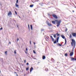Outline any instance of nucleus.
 Listing matches in <instances>:
<instances>
[{
  "instance_id": "nucleus-1",
  "label": "nucleus",
  "mask_w": 76,
  "mask_h": 76,
  "mask_svg": "<svg viewBox=\"0 0 76 76\" xmlns=\"http://www.w3.org/2000/svg\"><path fill=\"white\" fill-rule=\"evenodd\" d=\"M72 42L71 43V46H73V44L75 46L76 45V42L75 40L74 39H72Z\"/></svg>"
},
{
  "instance_id": "nucleus-2",
  "label": "nucleus",
  "mask_w": 76,
  "mask_h": 76,
  "mask_svg": "<svg viewBox=\"0 0 76 76\" xmlns=\"http://www.w3.org/2000/svg\"><path fill=\"white\" fill-rule=\"evenodd\" d=\"M55 21L57 22V27H58V26H59L60 25V23H61V20H60L58 21L57 20H55Z\"/></svg>"
},
{
  "instance_id": "nucleus-3",
  "label": "nucleus",
  "mask_w": 76,
  "mask_h": 76,
  "mask_svg": "<svg viewBox=\"0 0 76 76\" xmlns=\"http://www.w3.org/2000/svg\"><path fill=\"white\" fill-rule=\"evenodd\" d=\"M52 16L54 18H55V19H57L58 18L57 15L54 14L52 15Z\"/></svg>"
},
{
  "instance_id": "nucleus-4",
  "label": "nucleus",
  "mask_w": 76,
  "mask_h": 76,
  "mask_svg": "<svg viewBox=\"0 0 76 76\" xmlns=\"http://www.w3.org/2000/svg\"><path fill=\"white\" fill-rule=\"evenodd\" d=\"M72 35L73 37H76V33H72Z\"/></svg>"
},
{
  "instance_id": "nucleus-5",
  "label": "nucleus",
  "mask_w": 76,
  "mask_h": 76,
  "mask_svg": "<svg viewBox=\"0 0 76 76\" xmlns=\"http://www.w3.org/2000/svg\"><path fill=\"white\" fill-rule=\"evenodd\" d=\"M71 58V61H75V60H76V58Z\"/></svg>"
},
{
  "instance_id": "nucleus-6",
  "label": "nucleus",
  "mask_w": 76,
  "mask_h": 76,
  "mask_svg": "<svg viewBox=\"0 0 76 76\" xmlns=\"http://www.w3.org/2000/svg\"><path fill=\"white\" fill-rule=\"evenodd\" d=\"M8 16H9V15H12V12L11 11H9L8 13L7 14Z\"/></svg>"
},
{
  "instance_id": "nucleus-7",
  "label": "nucleus",
  "mask_w": 76,
  "mask_h": 76,
  "mask_svg": "<svg viewBox=\"0 0 76 76\" xmlns=\"http://www.w3.org/2000/svg\"><path fill=\"white\" fill-rule=\"evenodd\" d=\"M50 37L51 38L52 40V41H54V38H53V37H52V36H50Z\"/></svg>"
},
{
  "instance_id": "nucleus-8",
  "label": "nucleus",
  "mask_w": 76,
  "mask_h": 76,
  "mask_svg": "<svg viewBox=\"0 0 76 76\" xmlns=\"http://www.w3.org/2000/svg\"><path fill=\"white\" fill-rule=\"evenodd\" d=\"M33 69H34V68H33V67H31V68L30 69V72H31L32 71Z\"/></svg>"
},
{
  "instance_id": "nucleus-9",
  "label": "nucleus",
  "mask_w": 76,
  "mask_h": 76,
  "mask_svg": "<svg viewBox=\"0 0 76 76\" xmlns=\"http://www.w3.org/2000/svg\"><path fill=\"white\" fill-rule=\"evenodd\" d=\"M73 55V52H71L70 54V56H72Z\"/></svg>"
},
{
  "instance_id": "nucleus-10",
  "label": "nucleus",
  "mask_w": 76,
  "mask_h": 76,
  "mask_svg": "<svg viewBox=\"0 0 76 76\" xmlns=\"http://www.w3.org/2000/svg\"><path fill=\"white\" fill-rule=\"evenodd\" d=\"M45 58H46V57L45 56H42V58L43 60H45Z\"/></svg>"
},
{
  "instance_id": "nucleus-11",
  "label": "nucleus",
  "mask_w": 76,
  "mask_h": 76,
  "mask_svg": "<svg viewBox=\"0 0 76 76\" xmlns=\"http://www.w3.org/2000/svg\"><path fill=\"white\" fill-rule=\"evenodd\" d=\"M15 6L17 7H18V8H19V7L18 6H19V5H18L16 3L15 4Z\"/></svg>"
},
{
  "instance_id": "nucleus-12",
  "label": "nucleus",
  "mask_w": 76,
  "mask_h": 76,
  "mask_svg": "<svg viewBox=\"0 0 76 76\" xmlns=\"http://www.w3.org/2000/svg\"><path fill=\"white\" fill-rule=\"evenodd\" d=\"M61 37L63 38V39H64L65 38V37L63 35H61Z\"/></svg>"
},
{
  "instance_id": "nucleus-13",
  "label": "nucleus",
  "mask_w": 76,
  "mask_h": 76,
  "mask_svg": "<svg viewBox=\"0 0 76 76\" xmlns=\"http://www.w3.org/2000/svg\"><path fill=\"white\" fill-rule=\"evenodd\" d=\"M48 26H52V24H51L50 23H48Z\"/></svg>"
},
{
  "instance_id": "nucleus-14",
  "label": "nucleus",
  "mask_w": 76,
  "mask_h": 76,
  "mask_svg": "<svg viewBox=\"0 0 76 76\" xmlns=\"http://www.w3.org/2000/svg\"><path fill=\"white\" fill-rule=\"evenodd\" d=\"M31 29V30H33V29L32 28V25H30Z\"/></svg>"
},
{
  "instance_id": "nucleus-15",
  "label": "nucleus",
  "mask_w": 76,
  "mask_h": 76,
  "mask_svg": "<svg viewBox=\"0 0 76 76\" xmlns=\"http://www.w3.org/2000/svg\"><path fill=\"white\" fill-rule=\"evenodd\" d=\"M52 23H53V24H55V23H56V22L54 21H52Z\"/></svg>"
},
{
  "instance_id": "nucleus-16",
  "label": "nucleus",
  "mask_w": 76,
  "mask_h": 76,
  "mask_svg": "<svg viewBox=\"0 0 76 76\" xmlns=\"http://www.w3.org/2000/svg\"><path fill=\"white\" fill-rule=\"evenodd\" d=\"M51 61L53 62H54V59H53V58H52V59H51Z\"/></svg>"
},
{
  "instance_id": "nucleus-17",
  "label": "nucleus",
  "mask_w": 76,
  "mask_h": 76,
  "mask_svg": "<svg viewBox=\"0 0 76 76\" xmlns=\"http://www.w3.org/2000/svg\"><path fill=\"white\" fill-rule=\"evenodd\" d=\"M33 6H34V5H33V4L31 5H30V7H33Z\"/></svg>"
},
{
  "instance_id": "nucleus-18",
  "label": "nucleus",
  "mask_w": 76,
  "mask_h": 76,
  "mask_svg": "<svg viewBox=\"0 0 76 76\" xmlns=\"http://www.w3.org/2000/svg\"><path fill=\"white\" fill-rule=\"evenodd\" d=\"M56 34H55L53 35V37H54V38H56Z\"/></svg>"
},
{
  "instance_id": "nucleus-19",
  "label": "nucleus",
  "mask_w": 76,
  "mask_h": 76,
  "mask_svg": "<svg viewBox=\"0 0 76 76\" xmlns=\"http://www.w3.org/2000/svg\"><path fill=\"white\" fill-rule=\"evenodd\" d=\"M65 44H66V42H67V40H66V39H65Z\"/></svg>"
},
{
  "instance_id": "nucleus-20",
  "label": "nucleus",
  "mask_w": 76,
  "mask_h": 76,
  "mask_svg": "<svg viewBox=\"0 0 76 76\" xmlns=\"http://www.w3.org/2000/svg\"><path fill=\"white\" fill-rule=\"evenodd\" d=\"M58 45L59 46H60V47H62V46H61V45L60 44V43H58Z\"/></svg>"
},
{
  "instance_id": "nucleus-21",
  "label": "nucleus",
  "mask_w": 76,
  "mask_h": 76,
  "mask_svg": "<svg viewBox=\"0 0 76 76\" xmlns=\"http://www.w3.org/2000/svg\"><path fill=\"white\" fill-rule=\"evenodd\" d=\"M58 39H59V37H58L56 38V41H58Z\"/></svg>"
},
{
  "instance_id": "nucleus-22",
  "label": "nucleus",
  "mask_w": 76,
  "mask_h": 76,
  "mask_svg": "<svg viewBox=\"0 0 76 76\" xmlns=\"http://www.w3.org/2000/svg\"><path fill=\"white\" fill-rule=\"evenodd\" d=\"M56 35H57L58 37V36H59V35H60V34H58V33H56Z\"/></svg>"
},
{
  "instance_id": "nucleus-23",
  "label": "nucleus",
  "mask_w": 76,
  "mask_h": 76,
  "mask_svg": "<svg viewBox=\"0 0 76 76\" xmlns=\"http://www.w3.org/2000/svg\"><path fill=\"white\" fill-rule=\"evenodd\" d=\"M57 43V40H55V41L54 42V44H56Z\"/></svg>"
},
{
  "instance_id": "nucleus-24",
  "label": "nucleus",
  "mask_w": 76,
  "mask_h": 76,
  "mask_svg": "<svg viewBox=\"0 0 76 76\" xmlns=\"http://www.w3.org/2000/svg\"><path fill=\"white\" fill-rule=\"evenodd\" d=\"M28 28L29 30V29H30V27L29 26V24L28 25Z\"/></svg>"
},
{
  "instance_id": "nucleus-25",
  "label": "nucleus",
  "mask_w": 76,
  "mask_h": 76,
  "mask_svg": "<svg viewBox=\"0 0 76 76\" xmlns=\"http://www.w3.org/2000/svg\"><path fill=\"white\" fill-rule=\"evenodd\" d=\"M28 70H29V67H27L26 68V70H27V71H28Z\"/></svg>"
},
{
  "instance_id": "nucleus-26",
  "label": "nucleus",
  "mask_w": 76,
  "mask_h": 76,
  "mask_svg": "<svg viewBox=\"0 0 76 76\" xmlns=\"http://www.w3.org/2000/svg\"><path fill=\"white\" fill-rule=\"evenodd\" d=\"M7 51H6L5 52V55H7Z\"/></svg>"
},
{
  "instance_id": "nucleus-27",
  "label": "nucleus",
  "mask_w": 76,
  "mask_h": 76,
  "mask_svg": "<svg viewBox=\"0 0 76 76\" xmlns=\"http://www.w3.org/2000/svg\"><path fill=\"white\" fill-rule=\"evenodd\" d=\"M69 38H72V35L71 34H70Z\"/></svg>"
},
{
  "instance_id": "nucleus-28",
  "label": "nucleus",
  "mask_w": 76,
  "mask_h": 76,
  "mask_svg": "<svg viewBox=\"0 0 76 76\" xmlns=\"http://www.w3.org/2000/svg\"><path fill=\"white\" fill-rule=\"evenodd\" d=\"M33 53L34 54H36V52H35V50H33Z\"/></svg>"
},
{
  "instance_id": "nucleus-29",
  "label": "nucleus",
  "mask_w": 76,
  "mask_h": 76,
  "mask_svg": "<svg viewBox=\"0 0 76 76\" xmlns=\"http://www.w3.org/2000/svg\"><path fill=\"white\" fill-rule=\"evenodd\" d=\"M65 56H68V55H67V53H65Z\"/></svg>"
},
{
  "instance_id": "nucleus-30",
  "label": "nucleus",
  "mask_w": 76,
  "mask_h": 76,
  "mask_svg": "<svg viewBox=\"0 0 76 76\" xmlns=\"http://www.w3.org/2000/svg\"><path fill=\"white\" fill-rule=\"evenodd\" d=\"M46 71V72H47V71H48V69L46 68L45 69Z\"/></svg>"
},
{
  "instance_id": "nucleus-31",
  "label": "nucleus",
  "mask_w": 76,
  "mask_h": 76,
  "mask_svg": "<svg viewBox=\"0 0 76 76\" xmlns=\"http://www.w3.org/2000/svg\"><path fill=\"white\" fill-rule=\"evenodd\" d=\"M18 0H17L16 2V4H17V3H18Z\"/></svg>"
},
{
  "instance_id": "nucleus-32",
  "label": "nucleus",
  "mask_w": 76,
  "mask_h": 76,
  "mask_svg": "<svg viewBox=\"0 0 76 76\" xmlns=\"http://www.w3.org/2000/svg\"><path fill=\"white\" fill-rule=\"evenodd\" d=\"M47 24L48 25V23H49V21H47Z\"/></svg>"
},
{
  "instance_id": "nucleus-33",
  "label": "nucleus",
  "mask_w": 76,
  "mask_h": 76,
  "mask_svg": "<svg viewBox=\"0 0 76 76\" xmlns=\"http://www.w3.org/2000/svg\"><path fill=\"white\" fill-rule=\"evenodd\" d=\"M44 31V29H42L41 30V31Z\"/></svg>"
},
{
  "instance_id": "nucleus-34",
  "label": "nucleus",
  "mask_w": 76,
  "mask_h": 76,
  "mask_svg": "<svg viewBox=\"0 0 76 76\" xmlns=\"http://www.w3.org/2000/svg\"><path fill=\"white\" fill-rule=\"evenodd\" d=\"M67 28H66V29L65 30V31L66 32H67Z\"/></svg>"
},
{
  "instance_id": "nucleus-35",
  "label": "nucleus",
  "mask_w": 76,
  "mask_h": 76,
  "mask_svg": "<svg viewBox=\"0 0 76 76\" xmlns=\"http://www.w3.org/2000/svg\"><path fill=\"white\" fill-rule=\"evenodd\" d=\"M24 63H26V60H24Z\"/></svg>"
},
{
  "instance_id": "nucleus-36",
  "label": "nucleus",
  "mask_w": 76,
  "mask_h": 76,
  "mask_svg": "<svg viewBox=\"0 0 76 76\" xmlns=\"http://www.w3.org/2000/svg\"><path fill=\"white\" fill-rule=\"evenodd\" d=\"M15 13L16 15H17V12H16V11H15Z\"/></svg>"
},
{
  "instance_id": "nucleus-37",
  "label": "nucleus",
  "mask_w": 76,
  "mask_h": 76,
  "mask_svg": "<svg viewBox=\"0 0 76 76\" xmlns=\"http://www.w3.org/2000/svg\"><path fill=\"white\" fill-rule=\"evenodd\" d=\"M14 73H15V74H16V75L17 74V72H14Z\"/></svg>"
},
{
  "instance_id": "nucleus-38",
  "label": "nucleus",
  "mask_w": 76,
  "mask_h": 76,
  "mask_svg": "<svg viewBox=\"0 0 76 76\" xmlns=\"http://www.w3.org/2000/svg\"><path fill=\"white\" fill-rule=\"evenodd\" d=\"M3 29V28H1L0 29V30H2Z\"/></svg>"
},
{
  "instance_id": "nucleus-39",
  "label": "nucleus",
  "mask_w": 76,
  "mask_h": 76,
  "mask_svg": "<svg viewBox=\"0 0 76 76\" xmlns=\"http://www.w3.org/2000/svg\"><path fill=\"white\" fill-rule=\"evenodd\" d=\"M14 53H15V54H16V51H14Z\"/></svg>"
},
{
  "instance_id": "nucleus-40",
  "label": "nucleus",
  "mask_w": 76,
  "mask_h": 76,
  "mask_svg": "<svg viewBox=\"0 0 76 76\" xmlns=\"http://www.w3.org/2000/svg\"><path fill=\"white\" fill-rule=\"evenodd\" d=\"M26 64L27 65H29V63H27Z\"/></svg>"
},
{
  "instance_id": "nucleus-41",
  "label": "nucleus",
  "mask_w": 76,
  "mask_h": 76,
  "mask_svg": "<svg viewBox=\"0 0 76 76\" xmlns=\"http://www.w3.org/2000/svg\"><path fill=\"white\" fill-rule=\"evenodd\" d=\"M30 44H31V41H30Z\"/></svg>"
},
{
  "instance_id": "nucleus-42",
  "label": "nucleus",
  "mask_w": 76,
  "mask_h": 76,
  "mask_svg": "<svg viewBox=\"0 0 76 76\" xmlns=\"http://www.w3.org/2000/svg\"><path fill=\"white\" fill-rule=\"evenodd\" d=\"M26 51H28V49L27 48H26Z\"/></svg>"
},
{
  "instance_id": "nucleus-43",
  "label": "nucleus",
  "mask_w": 76,
  "mask_h": 76,
  "mask_svg": "<svg viewBox=\"0 0 76 76\" xmlns=\"http://www.w3.org/2000/svg\"><path fill=\"white\" fill-rule=\"evenodd\" d=\"M19 41V39L18 38H17V41Z\"/></svg>"
},
{
  "instance_id": "nucleus-44",
  "label": "nucleus",
  "mask_w": 76,
  "mask_h": 76,
  "mask_svg": "<svg viewBox=\"0 0 76 76\" xmlns=\"http://www.w3.org/2000/svg\"><path fill=\"white\" fill-rule=\"evenodd\" d=\"M34 45H35V42H34Z\"/></svg>"
},
{
  "instance_id": "nucleus-45",
  "label": "nucleus",
  "mask_w": 76,
  "mask_h": 76,
  "mask_svg": "<svg viewBox=\"0 0 76 76\" xmlns=\"http://www.w3.org/2000/svg\"><path fill=\"white\" fill-rule=\"evenodd\" d=\"M16 76H18V74H16Z\"/></svg>"
},
{
  "instance_id": "nucleus-46",
  "label": "nucleus",
  "mask_w": 76,
  "mask_h": 76,
  "mask_svg": "<svg viewBox=\"0 0 76 76\" xmlns=\"http://www.w3.org/2000/svg\"><path fill=\"white\" fill-rule=\"evenodd\" d=\"M56 41H57V42H58V40H56Z\"/></svg>"
},
{
  "instance_id": "nucleus-47",
  "label": "nucleus",
  "mask_w": 76,
  "mask_h": 76,
  "mask_svg": "<svg viewBox=\"0 0 76 76\" xmlns=\"http://www.w3.org/2000/svg\"><path fill=\"white\" fill-rule=\"evenodd\" d=\"M17 28H19V27L18 26V25H17Z\"/></svg>"
},
{
  "instance_id": "nucleus-48",
  "label": "nucleus",
  "mask_w": 76,
  "mask_h": 76,
  "mask_svg": "<svg viewBox=\"0 0 76 76\" xmlns=\"http://www.w3.org/2000/svg\"><path fill=\"white\" fill-rule=\"evenodd\" d=\"M25 53L26 54H27V52H25Z\"/></svg>"
},
{
  "instance_id": "nucleus-49",
  "label": "nucleus",
  "mask_w": 76,
  "mask_h": 76,
  "mask_svg": "<svg viewBox=\"0 0 76 76\" xmlns=\"http://www.w3.org/2000/svg\"><path fill=\"white\" fill-rule=\"evenodd\" d=\"M73 12H75V11L74 10L72 11Z\"/></svg>"
},
{
  "instance_id": "nucleus-50",
  "label": "nucleus",
  "mask_w": 76,
  "mask_h": 76,
  "mask_svg": "<svg viewBox=\"0 0 76 76\" xmlns=\"http://www.w3.org/2000/svg\"><path fill=\"white\" fill-rule=\"evenodd\" d=\"M70 52H71L70 51H69V53H70Z\"/></svg>"
},
{
  "instance_id": "nucleus-51",
  "label": "nucleus",
  "mask_w": 76,
  "mask_h": 76,
  "mask_svg": "<svg viewBox=\"0 0 76 76\" xmlns=\"http://www.w3.org/2000/svg\"><path fill=\"white\" fill-rule=\"evenodd\" d=\"M38 63H39V62H38Z\"/></svg>"
},
{
  "instance_id": "nucleus-52",
  "label": "nucleus",
  "mask_w": 76,
  "mask_h": 76,
  "mask_svg": "<svg viewBox=\"0 0 76 76\" xmlns=\"http://www.w3.org/2000/svg\"><path fill=\"white\" fill-rule=\"evenodd\" d=\"M19 18H20V17H19Z\"/></svg>"
},
{
  "instance_id": "nucleus-53",
  "label": "nucleus",
  "mask_w": 76,
  "mask_h": 76,
  "mask_svg": "<svg viewBox=\"0 0 76 76\" xmlns=\"http://www.w3.org/2000/svg\"><path fill=\"white\" fill-rule=\"evenodd\" d=\"M10 43H11L10 42H9V44H10Z\"/></svg>"
},
{
  "instance_id": "nucleus-54",
  "label": "nucleus",
  "mask_w": 76,
  "mask_h": 76,
  "mask_svg": "<svg viewBox=\"0 0 76 76\" xmlns=\"http://www.w3.org/2000/svg\"><path fill=\"white\" fill-rule=\"evenodd\" d=\"M24 76H25V75H24Z\"/></svg>"
},
{
  "instance_id": "nucleus-55",
  "label": "nucleus",
  "mask_w": 76,
  "mask_h": 76,
  "mask_svg": "<svg viewBox=\"0 0 76 76\" xmlns=\"http://www.w3.org/2000/svg\"><path fill=\"white\" fill-rule=\"evenodd\" d=\"M43 35H44V33H43Z\"/></svg>"
},
{
  "instance_id": "nucleus-56",
  "label": "nucleus",
  "mask_w": 76,
  "mask_h": 76,
  "mask_svg": "<svg viewBox=\"0 0 76 76\" xmlns=\"http://www.w3.org/2000/svg\"><path fill=\"white\" fill-rule=\"evenodd\" d=\"M0 72H1V71H0Z\"/></svg>"
}]
</instances>
